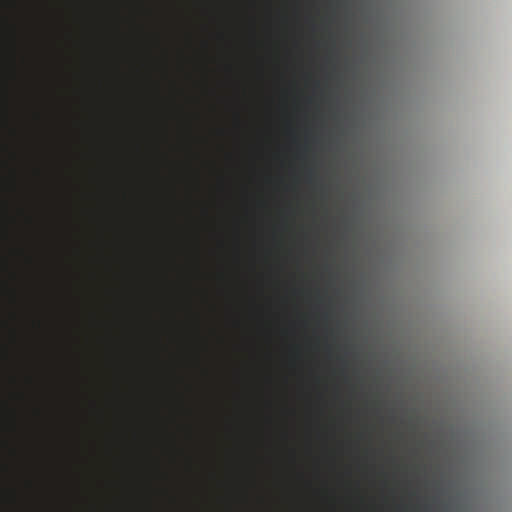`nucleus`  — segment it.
Returning a JSON list of instances; mask_svg holds the SVG:
<instances>
[{
    "mask_svg": "<svg viewBox=\"0 0 512 512\" xmlns=\"http://www.w3.org/2000/svg\"><path fill=\"white\" fill-rule=\"evenodd\" d=\"M20 254L23 257L27 266L31 267L34 265L35 259H34L33 255L26 248H21Z\"/></svg>",
    "mask_w": 512,
    "mask_h": 512,
    "instance_id": "nucleus-1",
    "label": "nucleus"
},
{
    "mask_svg": "<svg viewBox=\"0 0 512 512\" xmlns=\"http://www.w3.org/2000/svg\"><path fill=\"white\" fill-rule=\"evenodd\" d=\"M24 380H25V383L28 385V386H34L35 384V378L32 374L30 373H26L25 376H24Z\"/></svg>",
    "mask_w": 512,
    "mask_h": 512,
    "instance_id": "nucleus-3",
    "label": "nucleus"
},
{
    "mask_svg": "<svg viewBox=\"0 0 512 512\" xmlns=\"http://www.w3.org/2000/svg\"><path fill=\"white\" fill-rule=\"evenodd\" d=\"M34 171H35V173H36L37 175L39 174V170H38V169H35Z\"/></svg>",
    "mask_w": 512,
    "mask_h": 512,
    "instance_id": "nucleus-9",
    "label": "nucleus"
},
{
    "mask_svg": "<svg viewBox=\"0 0 512 512\" xmlns=\"http://www.w3.org/2000/svg\"><path fill=\"white\" fill-rule=\"evenodd\" d=\"M34 412L38 415L39 414V410L38 409H34Z\"/></svg>",
    "mask_w": 512,
    "mask_h": 512,
    "instance_id": "nucleus-8",
    "label": "nucleus"
},
{
    "mask_svg": "<svg viewBox=\"0 0 512 512\" xmlns=\"http://www.w3.org/2000/svg\"><path fill=\"white\" fill-rule=\"evenodd\" d=\"M21 215L24 218V221L27 226L31 227L34 225L35 219L32 216V214L28 212V210L26 208L21 209Z\"/></svg>",
    "mask_w": 512,
    "mask_h": 512,
    "instance_id": "nucleus-2",
    "label": "nucleus"
},
{
    "mask_svg": "<svg viewBox=\"0 0 512 512\" xmlns=\"http://www.w3.org/2000/svg\"><path fill=\"white\" fill-rule=\"evenodd\" d=\"M21 398H22V400L26 401V399H27V395H26V393H22V394H21Z\"/></svg>",
    "mask_w": 512,
    "mask_h": 512,
    "instance_id": "nucleus-6",
    "label": "nucleus"
},
{
    "mask_svg": "<svg viewBox=\"0 0 512 512\" xmlns=\"http://www.w3.org/2000/svg\"><path fill=\"white\" fill-rule=\"evenodd\" d=\"M34 117L38 120L39 117H40L39 113L38 112H34Z\"/></svg>",
    "mask_w": 512,
    "mask_h": 512,
    "instance_id": "nucleus-7",
    "label": "nucleus"
},
{
    "mask_svg": "<svg viewBox=\"0 0 512 512\" xmlns=\"http://www.w3.org/2000/svg\"><path fill=\"white\" fill-rule=\"evenodd\" d=\"M32 324H33V326L39 327L40 322L38 320H33Z\"/></svg>",
    "mask_w": 512,
    "mask_h": 512,
    "instance_id": "nucleus-5",
    "label": "nucleus"
},
{
    "mask_svg": "<svg viewBox=\"0 0 512 512\" xmlns=\"http://www.w3.org/2000/svg\"><path fill=\"white\" fill-rule=\"evenodd\" d=\"M25 487H26L29 491L34 490V488H35V482H34V480H33L32 478H30V477L25 478Z\"/></svg>",
    "mask_w": 512,
    "mask_h": 512,
    "instance_id": "nucleus-4",
    "label": "nucleus"
}]
</instances>
